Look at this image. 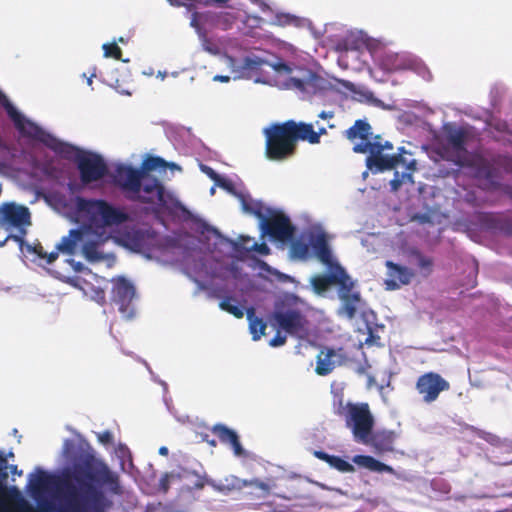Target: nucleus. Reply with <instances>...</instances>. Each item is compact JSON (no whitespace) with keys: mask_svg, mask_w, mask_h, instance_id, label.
<instances>
[{"mask_svg":"<svg viewBox=\"0 0 512 512\" xmlns=\"http://www.w3.org/2000/svg\"><path fill=\"white\" fill-rule=\"evenodd\" d=\"M67 505L60 512H108L113 507L112 496L106 488H102L91 497H77L70 494Z\"/></svg>","mask_w":512,"mask_h":512,"instance_id":"nucleus-9","label":"nucleus"},{"mask_svg":"<svg viewBox=\"0 0 512 512\" xmlns=\"http://www.w3.org/2000/svg\"><path fill=\"white\" fill-rule=\"evenodd\" d=\"M102 48H103V51H104V56L106 58H114L116 60H120V61H123V62H127L128 61V60L122 59V50L117 45L116 41H113L112 43H105V44H103Z\"/></svg>","mask_w":512,"mask_h":512,"instance_id":"nucleus-41","label":"nucleus"},{"mask_svg":"<svg viewBox=\"0 0 512 512\" xmlns=\"http://www.w3.org/2000/svg\"><path fill=\"white\" fill-rule=\"evenodd\" d=\"M467 132L462 128L450 129L447 133V142L455 152L454 162L458 166H469L467 149L465 147Z\"/></svg>","mask_w":512,"mask_h":512,"instance_id":"nucleus-19","label":"nucleus"},{"mask_svg":"<svg viewBox=\"0 0 512 512\" xmlns=\"http://www.w3.org/2000/svg\"><path fill=\"white\" fill-rule=\"evenodd\" d=\"M397 435L391 430H377L371 431V434L367 437L366 442L361 444L370 445L379 452H390L394 450V442Z\"/></svg>","mask_w":512,"mask_h":512,"instance_id":"nucleus-21","label":"nucleus"},{"mask_svg":"<svg viewBox=\"0 0 512 512\" xmlns=\"http://www.w3.org/2000/svg\"><path fill=\"white\" fill-rule=\"evenodd\" d=\"M328 267L330 268V273L317 274L310 279L312 289L318 295L324 294L332 286L336 285L338 267H340V264H335Z\"/></svg>","mask_w":512,"mask_h":512,"instance_id":"nucleus-25","label":"nucleus"},{"mask_svg":"<svg viewBox=\"0 0 512 512\" xmlns=\"http://www.w3.org/2000/svg\"><path fill=\"white\" fill-rule=\"evenodd\" d=\"M171 6L186 7L188 10L197 8L198 6L208 7L211 5L224 6L231 0H167Z\"/></svg>","mask_w":512,"mask_h":512,"instance_id":"nucleus-34","label":"nucleus"},{"mask_svg":"<svg viewBox=\"0 0 512 512\" xmlns=\"http://www.w3.org/2000/svg\"><path fill=\"white\" fill-rule=\"evenodd\" d=\"M289 87L307 94H316L327 89L328 83L318 73L310 69H301L298 76L288 79Z\"/></svg>","mask_w":512,"mask_h":512,"instance_id":"nucleus-17","label":"nucleus"},{"mask_svg":"<svg viewBox=\"0 0 512 512\" xmlns=\"http://www.w3.org/2000/svg\"><path fill=\"white\" fill-rule=\"evenodd\" d=\"M135 297V287L124 277H118L113 282L112 301L118 306L123 318L131 319L135 315L132 300Z\"/></svg>","mask_w":512,"mask_h":512,"instance_id":"nucleus-16","label":"nucleus"},{"mask_svg":"<svg viewBox=\"0 0 512 512\" xmlns=\"http://www.w3.org/2000/svg\"><path fill=\"white\" fill-rule=\"evenodd\" d=\"M127 244L134 248H140L143 241V232L140 230H133L126 234Z\"/></svg>","mask_w":512,"mask_h":512,"instance_id":"nucleus-44","label":"nucleus"},{"mask_svg":"<svg viewBox=\"0 0 512 512\" xmlns=\"http://www.w3.org/2000/svg\"><path fill=\"white\" fill-rule=\"evenodd\" d=\"M290 249L293 257L300 260H306L310 255V242L306 243L301 239H297L292 242Z\"/></svg>","mask_w":512,"mask_h":512,"instance_id":"nucleus-37","label":"nucleus"},{"mask_svg":"<svg viewBox=\"0 0 512 512\" xmlns=\"http://www.w3.org/2000/svg\"><path fill=\"white\" fill-rule=\"evenodd\" d=\"M314 455L320 459V460H323L325 461L326 463L329 464L331 458L333 455H329L328 453L324 452V451H315L314 452Z\"/></svg>","mask_w":512,"mask_h":512,"instance_id":"nucleus-52","label":"nucleus"},{"mask_svg":"<svg viewBox=\"0 0 512 512\" xmlns=\"http://www.w3.org/2000/svg\"><path fill=\"white\" fill-rule=\"evenodd\" d=\"M332 404L334 413L342 416L348 410V403L344 402V392L342 389L332 390Z\"/></svg>","mask_w":512,"mask_h":512,"instance_id":"nucleus-38","label":"nucleus"},{"mask_svg":"<svg viewBox=\"0 0 512 512\" xmlns=\"http://www.w3.org/2000/svg\"><path fill=\"white\" fill-rule=\"evenodd\" d=\"M192 12L191 14V21L190 25L193 27L199 35L204 36V32L202 30V27L200 25V21L202 20L204 22V16L203 13H199L196 11V8L190 10Z\"/></svg>","mask_w":512,"mask_h":512,"instance_id":"nucleus-45","label":"nucleus"},{"mask_svg":"<svg viewBox=\"0 0 512 512\" xmlns=\"http://www.w3.org/2000/svg\"><path fill=\"white\" fill-rule=\"evenodd\" d=\"M9 240H11L10 234L3 237L0 235V247H3Z\"/></svg>","mask_w":512,"mask_h":512,"instance_id":"nucleus-58","label":"nucleus"},{"mask_svg":"<svg viewBox=\"0 0 512 512\" xmlns=\"http://www.w3.org/2000/svg\"><path fill=\"white\" fill-rule=\"evenodd\" d=\"M341 417H344L345 424L357 443L367 441L375 423L368 403L348 402V410Z\"/></svg>","mask_w":512,"mask_h":512,"instance_id":"nucleus-8","label":"nucleus"},{"mask_svg":"<svg viewBox=\"0 0 512 512\" xmlns=\"http://www.w3.org/2000/svg\"><path fill=\"white\" fill-rule=\"evenodd\" d=\"M97 298H98V302L100 304H104L105 303V292L103 290H99L97 292Z\"/></svg>","mask_w":512,"mask_h":512,"instance_id":"nucleus-56","label":"nucleus"},{"mask_svg":"<svg viewBox=\"0 0 512 512\" xmlns=\"http://www.w3.org/2000/svg\"><path fill=\"white\" fill-rule=\"evenodd\" d=\"M353 462L371 471L380 473L387 472L391 474L394 473V469L391 466L386 465L385 463L380 462L379 460L369 455H356L353 458Z\"/></svg>","mask_w":512,"mask_h":512,"instance_id":"nucleus-30","label":"nucleus"},{"mask_svg":"<svg viewBox=\"0 0 512 512\" xmlns=\"http://www.w3.org/2000/svg\"><path fill=\"white\" fill-rule=\"evenodd\" d=\"M76 165L84 184L102 179L108 171L107 165L100 155L87 151L77 158Z\"/></svg>","mask_w":512,"mask_h":512,"instance_id":"nucleus-15","label":"nucleus"},{"mask_svg":"<svg viewBox=\"0 0 512 512\" xmlns=\"http://www.w3.org/2000/svg\"><path fill=\"white\" fill-rule=\"evenodd\" d=\"M336 285L338 286V296L342 301L339 312L348 319H353L356 316L361 296L358 291H355V282L341 265L338 267Z\"/></svg>","mask_w":512,"mask_h":512,"instance_id":"nucleus-10","label":"nucleus"},{"mask_svg":"<svg viewBox=\"0 0 512 512\" xmlns=\"http://www.w3.org/2000/svg\"><path fill=\"white\" fill-rule=\"evenodd\" d=\"M300 128L302 141H307L309 144H319L320 137L327 134L325 127H319L318 131H315L314 126L311 123L300 122Z\"/></svg>","mask_w":512,"mask_h":512,"instance_id":"nucleus-35","label":"nucleus"},{"mask_svg":"<svg viewBox=\"0 0 512 512\" xmlns=\"http://www.w3.org/2000/svg\"><path fill=\"white\" fill-rule=\"evenodd\" d=\"M202 171L211 179L214 181L215 185L219 181V179L222 177L219 175L214 169L208 166H202Z\"/></svg>","mask_w":512,"mask_h":512,"instance_id":"nucleus-50","label":"nucleus"},{"mask_svg":"<svg viewBox=\"0 0 512 512\" xmlns=\"http://www.w3.org/2000/svg\"><path fill=\"white\" fill-rule=\"evenodd\" d=\"M31 225V212L27 206L13 201L0 204V226L9 232L20 251L24 249V238Z\"/></svg>","mask_w":512,"mask_h":512,"instance_id":"nucleus-7","label":"nucleus"},{"mask_svg":"<svg viewBox=\"0 0 512 512\" xmlns=\"http://www.w3.org/2000/svg\"><path fill=\"white\" fill-rule=\"evenodd\" d=\"M233 300L234 299L232 297H225L222 301H220L219 307L223 311H226V312L232 314L236 318H242L244 316L243 308L238 305L233 304L232 303Z\"/></svg>","mask_w":512,"mask_h":512,"instance_id":"nucleus-39","label":"nucleus"},{"mask_svg":"<svg viewBox=\"0 0 512 512\" xmlns=\"http://www.w3.org/2000/svg\"><path fill=\"white\" fill-rule=\"evenodd\" d=\"M344 136L350 141L361 140L353 147V151L355 153H369L366 165L374 173L391 170L398 165H402L410 171L416 170V160L406 158L405 155L408 152L404 147H400L397 154H384L385 150H393V144L389 141L382 142L380 135L372 139V127L366 120H356L353 126L344 132ZM409 155L411 156L410 153Z\"/></svg>","mask_w":512,"mask_h":512,"instance_id":"nucleus-3","label":"nucleus"},{"mask_svg":"<svg viewBox=\"0 0 512 512\" xmlns=\"http://www.w3.org/2000/svg\"><path fill=\"white\" fill-rule=\"evenodd\" d=\"M216 186L227 191L231 195L237 197L241 203V207H242L243 211H244V206L253 207V203L257 202V201H254L249 195H247L241 191H237L233 181L226 177L222 176L219 179V181L217 182Z\"/></svg>","mask_w":512,"mask_h":512,"instance_id":"nucleus-29","label":"nucleus"},{"mask_svg":"<svg viewBox=\"0 0 512 512\" xmlns=\"http://www.w3.org/2000/svg\"><path fill=\"white\" fill-rule=\"evenodd\" d=\"M195 476L194 488L202 490L206 485L212 487L215 491L222 494H229L233 491L242 490L247 485V481L241 480L234 475H229L222 480L215 481L207 477L206 473H198L194 470H184L182 477L189 478Z\"/></svg>","mask_w":512,"mask_h":512,"instance_id":"nucleus-14","label":"nucleus"},{"mask_svg":"<svg viewBox=\"0 0 512 512\" xmlns=\"http://www.w3.org/2000/svg\"><path fill=\"white\" fill-rule=\"evenodd\" d=\"M414 171L408 170L407 173H403L400 177L399 172H395L394 178L390 181V186L393 191H397L405 180L413 182L412 173Z\"/></svg>","mask_w":512,"mask_h":512,"instance_id":"nucleus-43","label":"nucleus"},{"mask_svg":"<svg viewBox=\"0 0 512 512\" xmlns=\"http://www.w3.org/2000/svg\"><path fill=\"white\" fill-rule=\"evenodd\" d=\"M271 320L280 329L289 335L303 338L308 333V320L297 308H283L275 310Z\"/></svg>","mask_w":512,"mask_h":512,"instance_id":"nucleus-11","label":"nucleus"},{"mask_svg":"<svg viewBox=\"0 0 512 512\" xmlns=\"http://www.w3.org/2000/svg\"><path fill=\"white\" fill-rule=\"evenodd\" d=\"M450 383L437 372H426L420 375L415 383V389L426 404L438 400L442 392L450 390Z\"/></svg>","mask_w":512,"mask_h":512,"instance_id":"nucleus-13","label":"nucleus"},{"mask_svg":"<svg viewBox=\"0 0 512 512\" xmlns=\"http://www.w3.org/2000/svg\"><path fill=\"white\" fill-rule=\"evenodd\" d=\"M98 440L104 445H111L113 443V434L109 430H105L97 434Z\"/></svg>","mask_w":512,"mask_h":512,"instance_id":"nucleus-48","label":"nucleus"},{"mask_svg":"<svg viewBox=\"0 0 512 512\" xmlns=\"http://www.w3.org/2000/svg\"><path fill=\"white\" fill-rule=\"evenodd\" d=\"M286 336L282 335L280 331L276 333V335L270 340V346L272 347H278L282 346L286 343Z\"/></svg>","mask_w":512,"mask_h":512,"instance_id":"nucleus-49","label":"nucleus"},{"mask_svg":"<svg viewBox=\"0 0 512 512\" xmlns=\"http://www.w3.org/2000/svg\"><path fill=\"white\" fill-rule=\"evenodd\" d=\"M264 135L265 154L272 161H284L293 157L298 141H302L300 122L294 120L273 123L264 130Z\"/></svg>","mask_w":512,"mask_h":512,"instance_id":"nucleus-4","label":"nucleus"},{"mask_svg":"<svg viewBox=\"0 0 512 512\" xmlns=\"http://www.w3.org/2000/svg\"><path fill=\"white\" fill-rule=\"evenodd\" d=\"M244 488H246V490L243 491L242 498L247 504L252 506L263 504L271 492V487L258 479L247 481V485L244 486Z\"/></svg>","mask_w":512,"mask_h":512,"instance_id":"nucleus-20","label":"nucleus"},{"mask_svg":"<svg viewBox=\"0 0 512 512\" xmlns=\"http://www.w3.org/2000/svg\"><path fill=\"white\" fill-rule=\"evenodd\" d=\"M380 67L387 72L404 70L407 67L405 58L394 52H384L379 57Z\"/></svg>","mask_w":512,"mask_h":512,"instance_id":"nucleus-28","label":"nucleus"},{"mask_svg":"<svg viewBox=\"0 0 512 512\" xmlns=\"http://www.w3.org/2000/svg\"><path fill=\"white\" fill-rule=\"evenodd\" d=\"M45 145L62 158L75 163H77V158L84 153L80 148L72 144L62 142L53 136L49 137Z\"/></svg>","mask_w":512,"mask_h":512,"instance_id":"nucleus-26","label":"nucleus"},{"mask_svg":"<svg viewBox=\"0 0 512 512\" xmlns=\"http://www.w3.org/2000/svg\"><path fill=\"white\" fill-rule=\"evenodd\" d=\"M329 465L342 473H351L355 470L351 463L336 455L332 456Z\"/></svg>","mask_w":512,"mask_h":512,"instance_id":"nucleus-40","label":"nucleus"},{"mask_svg":"<svg viewBox=\"0 0 512 512\" xmlns=\"http://www.w3.org/2000/svg\"><path fill=\"white\" fill-rule=\"evenodd\" d=\"M175 476L176 475H174V474L165 473L163 475V477L160 479V485L164 492H167L169 489V477H175Z\"/></svg>","mask_w":512,"mask_h":512,"instance_id":"nucleus-51","label":"nucleus"},{"mask_svg":"<svg viewBox=\"0 0 512 512\" xmlns=\"http://www.w3.org/2000/svg\"><path fill=\"white\" fill-rule=\"evenodd\" d=\"M78 213L86 219L89 228L105 229L120 226L130 221L124 208L116 207L104 199H76Z\"/></svg>","mask_w":512,"mask_h":512,"instance_id":"nucleus-5","label":"nucleus"},{"mask_svg":"<svg viewBox=\"0 0 512 512\" xmlns=\"http://www.w3.org/2000/svg\"><path fill=\"white\" fill-rule=\"evenodd\" d=\"M203 16L204 23L221 30L231 29L237 21L236 13L230 11H206L203 12Z\"/></svg>","mask_w":512,"mask_h":512,"instance_id":"nucleus-24","label":"nucleus"},{"mask_svg":"<svg viewBox=\"0 0 512 512\" xmlns=\"http://www.w3.org/2000/svg\"><path fill=\"white\" fill-rule=\"evenodd\" d=\"M95 77V73H92L90 77L87 78V84L88 85H91L92 84V78Z\"/></svg>","mask_w":512,"mask_h":512,"instance_id":"nucleus-64","label":"nucleus"},{"mask_svg":"<svg viewBox=\"0 0 512 512\" xmlns=\"http://www.w3.org/2000/svg\"><path fill=\"white\" fill-rule=\"evenodd\" d=\"M167 168L172 170H180L181 168L174 162H167Z\"/></svg>","mask_w":512,"mask_h":512,"instance_id":"nucleus-62","label":"nucleus"},{"mask_svg":"<svg viewBox=\"0 0 512 512\" xmlns=\"http://www.w3.org/2000/svg\"><path fill=\"white\" fill-rule=\"evenodd\" d=\"M166 168L165 159L148 155L139 168L125 164L117 165L113 183L128 201L148 205L155 213L172 212L181 207L180 201L160 179L150 175L152 171Z\"/></svg>","mask_w":512,"mask_h":512,"instance_id":"nucleus-2","label":"nucleus"},{"mask_svg":"<svg viewBox=\"0 0 512 512\" xmlns=\"http://www.w3.org/2000/svg\"><path fill=\"white\" fill-rule=\"evenodd\" d=\"M10 472H11L12 474H18V475H21V474H22V471H18V468H17V466H16V465H12V466L10 467Z\"/></svg>","mask_w":512,"mask_h":512,"instance_id":"nucleus-63","label":"nucleus"},{"mask_svg":"<svg viewBox=\"0 0 512 512\" xmlns=\"http://www.w3.org/2000/svg\"><path fill=\"white\" fill-rule=\"evenodd\" d=\"M386 267L388 271L385 285L388 290H396L401 286L408 285L415 275L412 269L392 261H387Z\"/></svg>","mask_w":512,"mask_h":512,"instance_id":"nucleus-18","label":"nucleus"},{"mask_svg":"<svg viewBox=\"0 0 512 512\" xmlns=\"http://www.w3.org/2000/svg\"><path fill=\"white\" fill-rule=\"evenodd\" d=\"M336 356L333 349L322 350L317 356L316 373L320 376L330 374L335 368V363L332 360Z\"/></svg>","mask_w":512,"mask_h":512,"instance_id":"nucleus-32","label":"nucleus"},{"mask_svg":"<svg viewBox=\"0 0 512 512\" xmlns=\"http://www.w3.org/2000/svg\"><path fill=\"white\" fill-rule=\"evenodd\" d=\"M213 80L214 81H218V82H223V83H227L230 81V77L227 76V75H215L213 77Z\"/></svg>","mask_w":512,"mask_h":512,"instance_id":"nucleus-55","label":"nucleus"},{"mask_svg":"<svg viewBox=\"0 0 512 512\" xmlns=\"http://www.w3.org/2000/svg\"><path fill=\"white\" fill-rule=\"evenodd\" d=\"M0 105L5 109L8 117L13 121L17 130L26 137L46 144L50 134L46 133L40 126L26 119L10 102L8 97L0 90Z\"/></svg>","mask_w":512,"mask_h":512,"instance_id":"nucleus-12","label":"nucleus"},{"mask_svg":"<svg viewBox=\"0 0 512 512\" xmlns=\"http://www.w3.org/2000/svg\"><path fill=\"white\" fill-rule=\"evenodd\" d=\"M184 470H185V469H183V470L181 471V473L177 474V475H176V477H177V478H179V479H184V477H182V474H183ZM185 480H188V481L191 483V486H189V487H188V490H189V491L196 490V489L194 488V482L196 481V477H195V476H192V475H191L189 478H185Z\"/></svg>","mask_w":512,"mask_h":512,"instance_id":"nucleus-53","label":"nucleus"},{"mask_svg":"<svg viewBox=\"0 0 512 512\" xmlns=\"http://www.w3.org/2000/svg\"><path fill=\"white\" fill-rule=\"evenodd\" d=\"M418 260V267L421 269L424 276H429L433 268V260L430 257L424 256L420 252L415 253Z\"/></svg>","mask_w":512,"mask_h":512,"instance_id":"nucleus-42","label":"nucleus"},{"mask_svg":"<svg viewBox=\"0 0 512 512\" xmlns=\"http://www.w3.org/2000/svg\"><path fill=\"white\" fill-rule=\"evenodd\" d=\"M495 128L498 130V131H501V132H504L506 131V128H507V124L505 122L503 123H499L495 126Z\"/></svg>","mask_w":512,"mask_h":512,"instance_id":"nucleus-59","label":"nucleus"},{"mask_svg":"<svg viewBox=\"0 0 512 512\" xmlns=\"http://www.w3.org/2000/svg\"><path fill=\"white\" fill-rule=\"evenodd\" d=\"M277 70L278 71H285L287 73L291 72V68L287 64H285V63L279 64L278 67H277Z\"/></svg>","mask_w":512,"mask_h":512,"instance_id":"nucleus-57","label":"nucleus"},{"mask_svg":"<svg viewBox=\"0 0 512 512\" xmlns=\"http://www.w3.org/2000/svg\"><path fill=\"white\" fill-rule=\"evenodd\" d=\"M247 315L249 319V329L250 333L252 334V338L253 340H259L265 334L267 325L262 318L254 317L253 309H250L247 312Z\"/></svg>","mask_w":512,"mask_h":512,"instance_id":"nucleus-36","label":"nucleus"},{"mask_svg":"<svg viewBox=\"0 0 512 512\" xmlns=\"http://www.w3.org/2000/svg\"><path fill=\"white\" fill-rule=\"evenodd\" d=\"M158 452L162 456H167L169 454V450L166 446L160 447Z\"/></svg>","mask_w":512,"mask_h":512,"instance_id":"nucleus-60","label":"nucleus"},{"mask_svg":"<svg viewBox=\"0 0 512 512\" xmlns=\"http://www.w3.org/2000/svg\"><path fill=\"white\" fill-rule=\"evenodd\" d=\"M58 256H59V254H58V250H57V251L51 252L49 254L47 253V256L45 259L48 264H51L58 258Z\"/></svg>","mask_w":512,"mask_h":512,"instance_id":"nucleus-54","label":"nucleus"},{"mask_svg":"<svg viewBox=\"0 0 512 512\" xmlns=\"http://www.w3.org/2000/svg\"><path fill=\"white\" fill-rule=\"evenodd\" d=\"M7 469V458L0 450V512H60L67 505L70 494L75 493L89 498L102 488H106L111 495L122 494L119 474L104 460L92 454L85 455L72 467L63 470L57 480V502L42 498L54 477L38 469L37 474L29 481L30 494L36 501V507L30 504L16 487L10 491L6 489Z\"/></svg>","mask_w":512,"mask_h":512,"instance_id":"nucleus-1","label":"nucleus"},{"mask_svg":"<svg viewBox=\"0 0 512 512\" xmlns=\"http://www.w3.org/2000/svg\"><path fill=\"white\" fill-rule=\"evenodd\" d=\"M333 115L332 113L330 112H326V111H322L320 114H319V117L322 118V119H327V118H331Z\"/></svg>","mask_w":512,"mask_h":512,"instance_id":"nucleus-61","label":"nucleus"},{"mask_svg":"<svg viewBox=\"0 0 512 512\" xmlns=\"http://www.w3.org/2000/svg\"><path fill=\"white\" fill-rule=\"evenodd\" d=\"M244 212L260 220L263 235L266 234L274 240L283 242L292 239L295 227L284 213L266 208L258 201L253 203V207L244 206Z\"/></svg>","mask_w":512,"mask_h":512,"instance_id":"nucleus-6","label":"nucleus"},{"mask_svg":"<svg viewBox=\"0 0 512 512\" xmlns=\"http://www.w3.org/2000/svg\"><path fill=\"white\" fill-rule=\"evenodd\" d=\"M85 234L86 231L83 229L70 230L69 235L63 237L61 242L57 244V250L68 255L75 254L78 244L85 240Z\"/></svg>","mask_w":512,"mask_h":512,"instance_id":"nucleus-27","label":"nucleus"},{"mask_svg":"<svg viewBox=\"0 0 512 512\" xmlns=\"http://www.w3.org/2000/svg\"><path fill=\"white\" fill-rule=\"evenodd\" d=\"M310 247L317 259L326 266L338 264L332 257L328 239L325 233L321 232L310 237Z\"/></svg>","mask_w":512,"mask_h":512,"instance_id":"nucleus-22","label":"nucleus"},{"mask_svg":"<svg viewBox=\"0 0 512 512\" xmlns=\"http://www.w3.org/2000/svg\"><path fill=\"white\" fill-rule=\"evenodd\" d=\"M82 254L88 262L96 263L104 259L103 253L99 250V245L104 242L103 239L97 241H83Z\"/></svg>","mask_w":512,"mask_h":512,"instance_id":"nucleus-33","label":"nucleus"},{"mask_svg":"<svg viewBox=\"0 0 512 512\" xmlns=\"http://www.w3.org/2000/svg\"><path fill=\"white\" fill-rule=\"evenodd\" d=\"M22 252L36 254L41 259L46 258V256H47V253L44 251V248L41 245V243L32 245V244L26 243L25 240H24V249Z\"/></svg>","mask_w":512,"mask_h":512,"instance_id":"nucleus-46","label":"nucleus"},{"mask_svg":"<svg viewBox=\"0 0 512 512\" xmlns=\"http://www.w3.org/2000/svg\"><path fill=\"white\" fill-rule=\"evenodd\" d=\"M263 62L264 61L258 57L247 56L243 60L242 67L244 69H248V70H256L262 66Z\"/></svg>","mask_w":512,"mask_h":512,"instance_id":"nucleus-47","label":"nucleus"},{"mask_svg":"<svg viewBox=\"0 0 512 512\" xmlns=\"http://www.w3.org/2000/svg\"><path fill=\"white\" fill-rule=\"evenodd\" d=\"M219 441L223 444H229L236 456L244 455V449L240 443L238 434L224 424H216L211 429Z\"/></svg>","mask_w":512,"mask_h":512,"instance_id":"nucleus-23","label":"nucleus"},{"mask_svg":"<svg viewBox=\"0 0 512 512\" xmlns=\"http://www.w3.org/2000/svg\"><path fill=\"white\" fill-rule=\"evenodd\" d=\"M252 241L251 237L248 236H240L238 241L233 243V248L236 252H250L255 251L261 255H268L270 253V248L266 243H256L253 242L251 245H248Z\"/></svg>","mask_w":512,"mask_h":512,"instance_id":"nucleus-31","label":"nucleus"}]
</instances>
